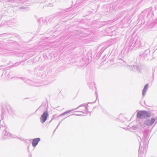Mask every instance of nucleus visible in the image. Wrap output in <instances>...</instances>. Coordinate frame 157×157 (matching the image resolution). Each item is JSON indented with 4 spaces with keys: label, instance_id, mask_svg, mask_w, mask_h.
I'll return each mask as SVG.
<instances>
[{
    "label": "nucleus",
    "instance_id": "f03ea898",
    "mask_svg": "<svg viewBox=\"0 0 157 157\" xmlns=\"http://www.w3.org/2000/svg\"><path fill=\"white\" fill-rule=\"evenodd\" d=\"M148 114V113L145 111H139L137 114V116L139 118H141L142 117H145V115Z\"/></svg>",
    "mask_w": 157,
    "mask_h": 157
},
{
    "label": "nucleus",
    "instance_id": "423d86ee",
    "mask_svg": "<svg viewBox=\"0 0 157 157\" xmlns=\"http://www.w3.org/2000/svg\"><path fill=\"white\" fill-rule=\"evenodd\" d=\"M148 87V85L147 84L144 87V88L143 90V91L142 94H143V96H144V95L145 94V93L147 91V90Z\"/></svg>",
    "mask_w": 157,
    "mask_h": 157
},
{
    "label": "nucleus",
    "instance_id": "6e6552de",
    "mask_svg": "<svg viewBox=\"0 0 157 157\" xmlns=\"http://www.w3.org/2000/svg\"><path fill=\"white\" fill-rule=\"evenodd\" d=\"M150 114L148 113V114L146 115H145V117H150Z\"/></svg>",
    "mask_w": 157,
    "mask_h": 157
},
{
    "label": "nucleus",
    "instance_id": "20e7f679",
    "mask_svg": "<svg viewBox=\"0 0 157 157\" xmlns=\"http://www.w3.org/2000/svg\"><path fill=\"white\" fill-rule=\"evenodd\" d=\"M40 140V139L39 138H37L33 139L32 143L33 146L35 147L37 144Z\"/></svg>",
    "mask_w": 157,
    "mask_h": 157
},
{
    "label": "nucleus",
    "instance_id": "7ed1b4c3",
    "mask_svg": "<svg viewBox=\"0 0 157 157\" xmlns=\"http://www.w3.org/2000/svg\"><path fill=\"white\" fill-rule=\"evenodd\" d=\"M155 121V119L151 118L150 120H147L145 122V124L147 125H151L153 124Z\"/></svg>",
    "mask_w": 157,
    "mask_h": 157
},
{
    "label": "nucleus",
    "instance_id": "9d476101",
    "mask_svg": "<svg viewBox=\"0 0 157 157\" xmlns=\"http://www.w3.org/2000/svg\"><path fill=\"white\" fill-rule=\"evenodd\" d=\"M84 111H82V113H83V112H84Z\"/></svg>",
    "mask_w": 157,
    "mask_h": 157
},
{
    "label": "nucleus",
    "instance_id": "0eeeda50",
    "mask_svg": "<svg viewBox=\"0 0 157 157\" xmlns=\"http://www.w3.org/2000/svg\"><path fill=\"white\" fill-rule=\"evenodd\" d=\"M70 112V111H66V112H64L63 113V115H65L66 114L68 113H69V112Z\"/></svg>",
    "mask_w": 157,
    "mask_h": 157
},
{
    "label": "nucleus",
    "instance_id": "f257e3e1",
    "mask_svg": "<svg viewBox=\"0 0 157 157\" xmlns=\"http://www.w3.org/2000/svg\"><path fill=\"white\" fill-rule=\"evenodd\" d=\"M48 117V113L47 111L44 112L41 115L40 118V121L42 123H44L47 119Z\"/></svg>",
    "mask_w": 157,
    "mask_h": 157
},
{
    "label": "nucleus",
    "instance_id": "1a4fd4ad",
    "mask_svg": "<svg viewBox=\"0 0 157 157\" xmlns=\"http://www.w3.org/2000/svg\"><path fill=\"white\" fill-rule=\"evenodd\" d=\"M85 107L84 106H83L82 108L81 109L83 108V109H85Z\"/></svg>",
    "mask_w": 157,
    "mask_h": 157
},
{
    "label": "nucleus",
    "instance_id": "39448f33",
    "mask_svg": "<svg viewBox=\"0 0 157 157\" xmlns=\"http://www.w3.org/2000/svg\"><path fill=\"white\" fill-rule=\"evenodd\" d=\"M148 87V85L147 84L144 87V88L143 90V91L142 94H143V96H144V95L145 94V93L147 91V90Z\"/></svg>",
    "mask_w": 157,
    "mask_h": 157
}]
</instances>
